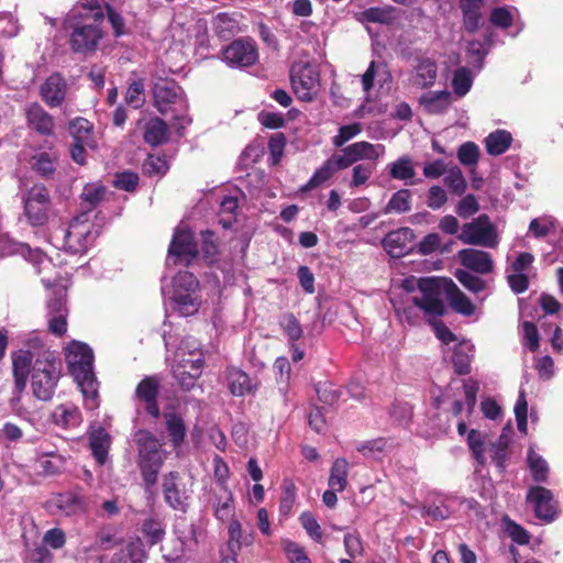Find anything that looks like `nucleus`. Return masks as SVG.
Listing matches in <instances>:
<instances>
[{"label":"nucleus","instance_id":"obj_1","mask_svg":"<svg viewBox=\"0 0 563 563\" xmlns=\"http://www.w3.org/2000/svg\"><path fill=\"white\" fill-rule=\"evenodd\" d=\"M103 16L102 8L95 1L82 3L68 13L65 23L73 30L70 45L75 52L86 53L96 49L102 37L99 22Z\"/></svg>","mask_w":563,"mask_h":563},{"label":"nucleus","instance_id":"obj_2","mask_svg":"<svg viewBox=\"0 0 563 563\" xmlns=\"http://www.w3.org/2000/svg\"><path fill=\"white\" fill-rule=\"evenodd\" d=\"M65 358L70 374L74 376L88 409L97 408L98 388L93 373L92 350L82 342H70L65 352Z\"/></svg>","mask_w":563,"mask_h":563},{"label":"nucleus","instance_id":"obj_3","mask_svg":"<svg viewBox=\"0 0 563 563\" xmlns=\"http://www.w3.org/2000/svg\"><path fill=\"white\" fill-rule=\"evenodd\" d=\"M417 285V295L412 296V302L428 320L442 316L445 311L444 299L449 289H452L451 279L444 277H424L417 280L406 279L405 287L411 289L410 284Z\"/></svg>","mask_w":563,"mask_h":563},{"label":"nucleus","instance_id":"obj_4","mask_svg":"<svg viewBox=\"0 0 563 563\" xmlns=\"http://www.w3.org/2000/svg\"><path fill=\"white\" fill-rule=\"evenodd\" d=\"M203 356L199 342L191 336L181 340L172 357L175 379L184 389H191L202 374Z\"/></svg>","mask_w":563,"mask_h":563},{"label":"nucleus","instance_id":"obj_5","mask_svg":"<svg viewBox=\"0 0 563 563\" xmlns=\"http://www.w3.org/2000/svg\"><path fill=\"white\" fill-rule=\"evenodd\" d=\"M93 224L87 212L73 219L67 229L57 228L52 231L51 243L58 250L71 255H81L95 241Z\"/></svg>","mask_w":563,"mask_h":563},{"label":"nucleus","instance_id":"obj_6","mask_svg":"<svg viewBox=\"0 0 563 563\" xmlns=\"http://www.w3.org/2000/svg\"><path fill=\"white\" fill-rule=\"evenodd\" d=\"M62 364L54 351L41 349L32 366L31 388L33 395L43 401L51 400L60 377Z\"/></svg>","mask_w":563,"mask_h":563},{"label":"nucleus","instance_id":"obj_7","mask_svg":"<svg viewBox=\"0 0 563 563\" xmlns=\"http://www.w3.org/2000/svg\"><path fill=\"white\" fill-rule=\"evenodd\" d=\"M134 441L137 446V465L148 489L157 482L166 452L163 449V443L150 431L139 430L134 434Z\"/></svg>","mask_w":563,"mask_h":563},{"label":"nucleus","instance_id":"obj_8","mask_svg":"<svg viewBox=\"0 0 563 563\" xmlns=\"http://www.w3.org/2000/svg\"><path fill=\"white\" fill-rule=\"evenodd\" d=\"M153 97L154 104L162 114L174 113L181 128L190 123L186 115L188 101L184 90L175 81L157 80L153 87Z\"/></svg>","mask_w":563,"mask_h":563},{"label":"nucleus","instance_id":"obj_9","mask_svg":"<svg viewBox=\"0 0 563 563\" xmlns=\"http://www.w3.org/2000/svg\"><path fill=\"white\" fill-rule=\"evenodd\" d=\"M170 300L181 316H192L200 307L199 283L189 272H179L173 278Z\"/></svg>","mask_w":563,"mask_h":563},{"label":"nucleus","instance_id":"obj_10","mask_svg":"<svg viewBox=\"0 0 563 563\" xmlns=\"http://www.w3.org/2000/svg\"><path fill=\"white\" fill-rule=\"evenodd\" d=\"M23 343L25 344V349H21L12 354L15 387L20 391L25 388L29 374H32L36 352L41 349H46L36 333L25 334Z\"/></svg>","mask_w":563,"mask_h":563},{"label":"nucleus","instance_id":"obj_11","mask_svg":"<svg viewBox=\"0 0 563 563\" xmlns=\"http://www.w3.org/2000/svg\"><path fill=\"white\" fill-rule=\"evenodd\" d=\"M457 238L464 244L489 249L496 247L499 243L497 229L487 214H481L473 221L464 223Z\"/></svg>","mask_w":563,"mask_h":563},{"label":"nucleus","instance_id":"obj_12","mask_svg":"<svg viewBox=\"0 0 563 563\" xmlns=\"http://www.w3.org/2000/svg\"><path fill=\"white\" fill-rule=\"evenodd\" d=\"M47 287H53L52 297L47 302V322L49 331L55 335H63L67 330L68 309L66 307V285L54 284L42 279Z\"/></svg>","mask_w":563,"mask_h":563},{"label":"nucleus","instance_id":"obj_13","mask_svg":"<svg viewBox=\"0 0 563 563\" xmlns=\"http://www.w3.org/2000/svg\"><path fill=\"white\" fill-rule=\"evenodd\" d=\"M290 79L294 92L302 101L313 100L320 89V76L310 64H296L291 67Z\"/></svg>","mask_w":563,"mask_h":563},{"label":"nucleus","instance_id":"obj_14","mask_svg":"<svg viewBox=\"0 0 563 563\" xmlns=\"http://www.w3.org/2000/svg\"><path fill=\"white\" fill-rule=\"evenodd\" d=\"M222 59L231 68H245L258 60L256 43L251 38H239L223 47Z\"/></svg>","mask_w":563,"mask_h":563},{"label":"nucleus","instance_id":"obj_15","mask_svg":"<svg viewBox=\"0 0 563 563\" xmlns=\"http://www.w3.org/2000/svg\"><path fill=\"white\" fill-rule=\"evenodd\" d=\"M198 255L197 243L194 240V233L184 228L178 227L175 230L168 249V258L174 264L190 265Z\"/></svg>","mask_w":563,"mask_h":563},{"label":"nucleus","instance_id":"obj_16","mask_svg":"<svg viewBox=\"0 0 563 563\" xmlns=\"http://www.w3.org/2000/svg\"><path fill=\"white\" fill-rule=\"evenodd\" d=\"M384 154L385 146L383 144H373L366 141L355 142L336 153L345 169L358 161H377Z\"/></svg>","mask_w":563,"mask_h":563},{"label":"nucleus","instance_id":"obj_17","mask_svg":"<svg viewBox=\"0 0 563 563\" xmlns=\"http://www.w3.org/2000/svg\"><path fill=\"white\" fill-rule=\"evenodd\" d=\"M48 207V190L42 185H34L24 198L25 214L33 225H40L45 222Z\"/></svg>","mask_w":563,"mask_h":563},{"label":"nucleus","instance_id":"obj_18","mask_svg":"<svg viewBox=\"0 0 563 563\" xmlns=\"http://www.w3.org/2000/svg\"><path fill=\"white\" fill-rule=\"evenodd\" d=\"M0 254L21 255L36 267L37 273H41L42 266L47 267L51 265V261L38 249H31L27 244L18 243L7 234L0 235Z\"/></svg>","mask_w":563,"mask_h":563},{"label":"nucleus","instance_id":"obj_19","mask_svg":"<svg viewBox=\"0 0 563 563\" xmlns=\"http://www.w3.org/2000/svg\"><path fill=\"white\" fill-rule=\"evenodd\" d=\"M527 499L533 505L536 516L539 519L547 522H551L555 519L556 506L550 489L542 486H534L529 490Z\"/></svg>","mask_w":563,"mask_h":563},{"label":"nucleus","instance_id":"obj_20","mask_svg":"<svg viewBox=\"0 0 563 563\" xmlns=\"http://www.w3.org/2000/svg\"><path fill=\"white\" fill-rule=\"evenodd\" d=\"M438 78V64L430 57H417L412 73L410 75V84L419 89L431 88Z\"/></svg>","mask_w":563,"mask_h":563},{"label":"nucleus","instance_id":"obj_21","mask_svg":"<svg viewBox=\"0 0 563 563\" xmlns=\"http://www.w3.org/2000/svg\"><path fill=\"white\" fill-rule=\"evenodd\" d=\"M158 386L159 382L155 376H147L139 383L135 389L136 399L144 404L147 413L154 418L159 416V408L156 401Z\"/></svg>","mask_w":563,"mask_h":563},{"label":"nucleus","instance_id":"obj_22","mask_svg":"<svg viewBox=\"0 0 563 563\" xmlns=\"http://www.w3.org/2000/svg\"><path fill=\"white\" fill-rule=\"evenodd\" d=\"M460 263L470 271L478 274H488L494 268L489 253L477 249H464L457 253Z\"/></svg>","mask_w":563,"mask_h":563},{"label":"nucleus","instance_id":"obj_23","mask_svg":"<svg viewBox=\"0 0 563 563\" xmlns=\"http://www.w3.org/2000/svg\"><path fill=\"white\" fill-rule=\"evenodd\" d=\"M40 92L42 99L48 107H59L67 95V82L60 75L53 74L41 86Z\"/></svg>","mask_w":563,"mask_h":563},{"label":"nucleus","instance_id":"obj_24","mask_svg":"<svg viewBox=\"0 0 563 563\" xmlns=\"http://www.w3.org/2000/svg\"><path fill=\"white\" fill-rule=\"evenodd\" d=\"M413 231L409 228H401L388 233L383 240L384 249L393 256L400 257L410 249L413 240Z\"/></svg>","mask_w":563,"mask_h":563},{"label":"nucleus","instance_id":"obj_25","mask_svg":"<svg viewBox=\"0 0 563 563\" xmlns=\"http://www.w3.org/2000/svg\"><path fill=\"white\" fill-rule=\"evenodd\" d=\"M29 126L42 135H52L54 132V119L38 103H31L25 109Z\"/></svg>","mask_w":563,"mask_h":563},{"label":"nucleus","instance_id":"obj_26","mask_svg":"<svg viewBox=\"0 0 563 563\" xmlns=\"http://www.w3.org/2000/svg\"><path fill=\"white\" fill-rule=\"evenodd\" d=\"M452 93L448 90L428 91L419 98V104L428 114H441L452 104Z\"/></svg>","mask_w":563,"mask_h":563},{"label":"nucleus","instance_id":"obj_27","mask_svg":"<svg viewBox=\"0 0 563 563\" xmlns=\"http://www.w3.org/2000/svg\"><path fill=\"white\" fill-rule=\"evenodd\" d=\"M228 386L232 395L245 396L257 389V384L243 371L231 367L227 373Z\"/></svg>","mask_w":563,"mask_h":563},{"label":"nucleus","instance_id":"obj_28","mask_svg":"<svg viewBox=\"0 0 563 563\" xmlns=\"http://www.w3.org/2000/svg\"><path fill=\"white\" fill-rule=\"evenodd\" d=\"M345 169L339 156L333 154L320 168H318L309 181L301 188L303 191L311 190L330 179L338 170Z\"/></svg>","mask_w":563,"mask_h":563},{"label":"nucleus","instance_id":"obj_29","mask_svg":"<svg viewBox=\"0 0 563 563\" xmlns=\"http://www.w3.org/2000/svg\"><path fill=\"white\" fill-rule=\"evenodd\" d=\"M457 499L452 496H440L432 504L422 507V517H430L432 520H445L454 512V505Z\"/></svg>","mask_w":563,"mask_h":563},{"label":"nucleus","instance_id":"obj_30","mask_svg":"<svg viewBox=\"0 0 563 563\" xmlns=\"http://www.w3.org/2000/svg\"><path fill=\"white\" fill-rule=\"evenodd\" d=\"M52 418L56 426L65 429L76 428L82 422L80 410L73 404L57 406L52 413Z\"/></svg>","mask_w":563,"mask_h":563},{"label":"nucleus","instance_id":"obj_31","mask_svg":"<svg viewBox=\"0 0 563 563\" xmlns=\"http://www.w3.org/2000/svg\"><path fill=\"white\" fill-rule=\"evenodd\" d=\"M110 444L111 437L103 428H96L89 433L90 450L98 464L106 463Z\"/></svg>","mask_w":563,"mask_h":563},{"label":"nucleus","instance_id":"obj_32","mask_svg":"<svg viewBox=\"0 0 563 563\" xmlns=\"http://www.w3.org/2000/svg\"><path fill=\"white\" fill-rule=\"evenodd\" d=\"M474 357V345L470 341H461L453 350L452 363L460 375L470 373L471 362Z\"/></svg>","mask_w":563,"mask_h":563},{"label":"nucleus","instance_id":"obj_33","mask_svg":"<svg viewBox=\"0 0 563 563\" xmlns=\"http://www.w3.org/2000/svg\"><path fill=\"white\" fill-rule=\"evenodd\" d=\"M383 86L390 80V73L384 63L371 62L366 71L361 76L363 91L368 93L374 87V81Z\"/></svg>","mask_w":563,"mask_h":563},{"label":"nucleus","instance_id":"obj_34","mask_svg":"<svg viewBox=\"0 0 563 563\" xmlns=\"http://www.w3.org/2000/svg\"><path fill=\"white\" fill-rule=\"evenodd\" d=\"M390 301L398 319L401 322L415 324L418 321L419 316L417 309L419 308L412 302V296L406 295V297L400 298L394 297Z\"/></svg>","mask_w":563,"mask_h":563},{"label":"nucleus","instance_id":"obj_35","mask_svg":"<svg viewBox=\"0 0 563 563\" xmlns=\"http://www.w3.org/2000/svg\"><path fill=\"white\" fill-rule=\"evenodd\" d=\"M168 139V129L166 123L159 118L151 119L144 129V141L152 145L157 146L165 143Z\"/></svg>","mask_w":563,"mask_h":563},{"label":"nucleus","instance_id":"obj_36","mask_svg":"<svg viewBox=\"0 0 563 563\" xmlns=\"http://www.w3.org/2000/svg\"><path fill=\"white\" fill-rule=\"evenodd\" d=\"M464 26L468 32H475L482 19L481 8L483 0H461Z\"/></svg>","mask_w":563,"mask_h":563},{"label":"nucleus","instance_id":"obj_37","mask_svg":"<svg viewBox=\"0 0 563 563\" xmlns=\"http://www.w3.org/2000/svg\"><path fill=\"white\" fill-rule=\"evenodd\" d=\"M69 133L74 139V142H82L88 147L95 148L96 143L92 140V125L85 118H76L69 123Z\"/></svg>","mask_w":563,"mask_h":563},{"label":"nucleus","instance_id":"obj_38","mask_svg":"<svg viewBox=\"0 0 563 563\" xmlns=\"http://www.w3.org/2000/svg\"><path fill=\"white\" fill-rule=\"evenodd\" d=\"M177 475L169 473L164 477L163 488L166 503L174 509H183L185 507L186 496L177 488Z\"/></svg>","mask_w":563,"mask_h":563},{"label":"nucleus","instance_id":"obj_39","mask_svg":"<svg viewBox=\"0 0 563 563\" xmlns=\"http://www.w3.org/2000/svg\"><path fill=\"white\" fill-rule=\"evenodd\" d=\"M452 289H449L446 300L454 311L463 316H472L475 312L474 303L463 294L451 279Z\"/></svg>","mask_w":563,"mask_h":563},{"label":"nucleus","instance_id":"obj_40","mask_svg":"<svg viewBox=\"0 0 563 563\" xmlns=\"http://www.w3.org/2000/svg\"><path fill=\"white\" fill-rule=\"evenodd\" d=\"M512 136L505 130H497L488 134L485 140L488 154L497 156L505 153L511 145Z\"/></svg>","mask_w":563,"mask_h":563},{"label":"nucleus","instance_id":"obj_41","mask_svg":"<svg viewBox=\"0 0 563 563\" xmlns=\"http://www.w3.org/2000/svg\"><path fill=\"white\" fill-rule=\"evenodd\" d=\"M349 462L336 459L331 467L328 485L331 489L343 492L347 485Z\"/></svg>","mask_w":563,"mask_h":563},{"label":"nucleus","instance_id":"obj_42","mask_svg":"<svg viewBox=\"0 0 563 563\" xmlns=\"http://www.w3.org/2000/svg\"><path fill=\"white\" fill-rule=\"evenodd\" d=\"M53 505L67 516L76 515L85 510L84 500L73 493L57 495L53 499Z\"/></svg>","mask_w":563,"mask_h":563},{"label":"nucleus","instance_id":"obj_43","mask_svg":"<svg viewBox=\"0 0 563 563\" xmlns=\"http://www.w3.org/2000/svg\"><path fill=\"white\" fill-rule=\"evenodd\" d=\"M389 175L394 179L407 181L415 177L416 170L412 159L404 155L395 162L387 165Z\"/></svg>","mask_w":563,"mask_h":563},{"label":"nucleus","instance_id":"obj_44","mask_svg":"<svg viewBox=\"0 0 563 563\" xmlns=\"http://www.w3.org/2000/svg\"><path fill=\"white\" fill-rule=\"evenodd\" d=\"M412 195L408 189L396 191L384 208V214L405 213L411 210Z\"/></svg>","mask_w":563,"mask_h":563},{"label":"nucleus","instance_id":"obj_45","mask_svg":"<svg viewBox=\"0 0 563 563\" xmlns=\"http://www.w3.org/2000/svg\"><path fill=\"white\" fill-rule=\"evenodd\" d=\"M164 418L172 443L175 446L180 445L186 437V428L183 418L174 412H165Z\"/></svg>","mask_w":563,"mask_h":563},{"label":"nucleus","instance_id":"obj_46","mask_svg":"<svg viewBox=\"0 0 563 563\" xmlns=\"http://www.w3.org/2000/svg\"><path fill=\"white\" fill-rule=\"evenodd\" d=\"M393 443L384 438L363 442L357 446V451L361 452L365 457L373 460H380L382 456L390 451Z\"/></svg>","mask_w":563,"mask_h":563},{"label":"nucleus","instance_id":"obj_47","mask_svg":"<svg viewBox=\"0 0 563 563\" xmlns=\"http://www.w3.org/2000/svg\"><path fill=\"white\" fill-rule=\"evenodd\" d=\"M57 156L54 153L41 152L32 156L30 164L33 170L46 177L56 169Z\"/></svg>","mask_w":563,"mask_h":563},{"label":"nucleus","instance_id":"obj_48","mask_svg":"<svg viewBox=\"0 0 563 563\" xmlns=\"http://www.w3.org/2000/svg\"><path fill=\"white\" fill-rule=\"evenodd\" d=\"M213 508H214L216 517L221 521L229 520L233 517V515H234L233 495L228 489L227 486H223V496L219 497L217 499V501L213 505Z\"/></svg>","mask_w":563,"mask_h":563},{"label":"nucleus","instance_id":"obj_49","mask_svg":"<svg viewBox=\"0 0 563 563\" xmlns=\"http://www.w3.org/2000/svg\"><path fill=\"white\" fill-rule=\"evenodd\" d=\"M473 85V77L471 71L465 68L461 67L454 71L453 79H452V87L453 91L457 97H464Z\"/></svg>","mask_w":563,"mask_h":563},{"label":"nucleus","instance_id":"obj_50","mask_svg":"<svg viewBox=\"0 0 563 563\" xmlns=\"http://www.w3.org/2000/svg\"><path fill=\"white\" fill-rule=\"evenodd\" d=\"M37 470L43 475L59 473L65 466V460L60 455H43L36 461Z\"/></svg>","mask_w":563,"mask_h":563},{"label":"nucleus","instance_id":"obj_51","mask_svg":"<svg viewBox=\"0 0 563 563\" xmlns=\"http://www.w3.org/2000/svg\"><path fill=\"white\" fill-rule=\"evenodd\" d=\"M528 464L532 477L536 482H545L548 478L549 467L547 461L536 453L532 449L528 452Z\"/></svg>","mask_w":563,"mask_h":563},{"label":"nucleus","instance_id":"obj_52","mask_svg":"<svg viewBox=\"0 0 563 563\" xmlns=\"http://www.w3.org/2000/svg\"><path fill=\"white\" fill-rule=\"evenodd\" d=\"M239 201L236 197L227 196L222 199L220 205V219L219 223L223 228H230L235 220V211L238 210Z\"/></svg>","mask_w":563,"mask_h":563},{"label":"nucleus","instance_id":"obj_53","mask_svg":"<svg viewBox=\"0 0 563 563\" xmlns=\"http://www.w3.org/2000/svg\"><path fill=\"white\" fill-rule=\"evenodd\" d=\"M418 252L422 255H429L437 251L445 253L449 246H442V238L438 233L427 234L417 245Z\"/></svg>","mask_w":563,"mask_h":563},{"label":"nucleus","instance_id":"obj_54","mask_svg":"<svg viewBox=\"0 0 563 563\" xmlns=\"http://www.w3.org/2000/svg\"><path fill=\"white\" fill-rule=\"evenodd\" d=\"M279 324L290 343L298 341L302 336V328L292 313L283 314L279 319Z\"/></svg>","mask_w":563,"mask_h":563},{"label":"nucleus","instance_id":"obj_55","mask_svg":"<svg viewBox=\"0 0 563 563\" xmlns=\"http://www.w3.org/2000/svg\"><path fill=\"white\" fill-rule=\"evenodd\" d=\"M282 548L289 563H311L305 549L291 540H283Z\"/></svg>","mask_w":563,"mask_h":563},{"label":"nucleus","instance_id":"obj_56","mask_svg":"<svg viewBox=\"0 0 563 563\" xmlns=\"http://www.w3.org/2000/svg\"><path fill=\"white\" fill-rule=\"evenodd\" d=\"M23 437V429L13 422H5L0 429V443L7 448L19 443Z\"/></svg>","mask_w":563,"mask_h":563},{"label":"nucleus","instance_id":"obj_57","mask_svg":"<svg viewBox=\"0 0 563 563\" xmlns=\"http://www.w3.org/2000/svg\"><path fill=\"white\" fill-rule=\"evenodd\" d=\"M125 101L134 109L141 108L145 102L144 84L142 80H133L125 92Z\"/></svg>","mask_w":563,"mask_h":563},{"label":"nucleus","instance_id":"obj_58","mask_svg":"<svg viewBox=\"0 0 563 563\" xmlns=\"http://www.w3.org/2000/svg\"><path fill=\"white\" fill-rule=\"evenodd\" d=\"M106 187L100 183L87 184L81 192V198L89 207L97 206L106 196Z\"/></svg>","mask_w":563,"mask_h":563},{"label":"nucleus","instance_id":"obj_59","mask_svg":"<svg viewBox=\"0 0 563 563\" xmlns=\"http://www.w3.org/2000/svg\"><path fill=\"white\" fill-rule=\"evenodd\" d=\"M213 27L219 36L228 37L236 32L238 23L227 13H220L214 18Z\"/></svg>","mask_w":563,"mask_h":563},{"label":"nucleus","instance_id":"obj_60","mask_svg":"<svg viewBox=\"0 0 563 563\" xmlns=\"http://www.w3.org/2000/svg\"><path fill=\"white\" fill-rule=\"evenodd\" d=\"M362 132V124L358 122L342 125L339 128L338 134L332 137V144L335 147H342L346 142L354 139Z\"/></svg>","mask_w":563,"mask_h":563},{"label":"nucleus","instance_id":"obj_61","mask_svg":"<svg viewBox=\"0 0 563 563\" xmlns=\"http://www.w3.org/2000/svg\"><path fill=\"white\" fill-rule=\"evenodd\" d=\"M444 184L456 195H462L466 189V180L459 167L450 168L444 177Z\"/></svg>","mask_w":563,"mask_h":563},{"label":"nucleus","instance_id":"obj_62","mask_svg":"<svg viewBox=\"0 0 563 563\" xmlns=\"http://www.w3.org/2000/svg\"><path fill=\"white\" fill-rule=\"evenodd\" d=\"M455 277L465 288L472 292L477 294L486 288V283L470 272L459 269L455 273Z\"/></svg>","mask_w":563,"mask_h":563},{"label":"nucleus","instance_id":"obj_63","mask_svg":"<svg viewBox=\"0 0 563 563\" xmlns=\"http://www.w3.org/2000/svg\"><path fill=\"white\" fill-rule=\"evenodd\" d=\"M479 148L473 142L463 143L457 151V158L462 165L473 166L477 164Z\"/></svg>","mask_w":563,"mask_h":563},{"label":"nucleus","instance_id":"obj_64","mask_svg":"<svg viewBox=\"0 0 563 563\" xmlns=\"http://www.w3.org/2000/svg\"><path fill=\"white\" fill-rule=\"evenodd\" d=\"M143 533L148 538L151 544L159 542L165 534L162 522L157 519H146L142 525Z\"/></svg>","mask_w":563,"mask_h":563}]
</instances>
